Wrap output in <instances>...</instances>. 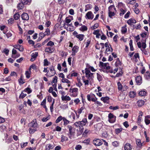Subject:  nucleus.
I'll return each mask as SVG.
<instances>
[{
	"label": "nucleus",
	"mask_w": 150,
	"mask_h": 150,
	"mask_svg": "<svg viewBox=\"0 0 150 150\" xmlns=\"http://www.w3.org/2000/svg\"><path fill=\"white\" fill-rule=\"evenodd\" d=\"M49 62L48 61L47 59H45L44 60V66H47L48 65Z\"/></svg>",
	"instance_id": "nucleus-62"
},
{
	"label": "nucleus",
	"mask_w": 150,
	"mask_h": 150,
	"mask_svg": "<svg viewBox=\"0 0 150 150\" xmlns=\"http://www.w3.org/2000/svg\"><path fill=\"white\" fill-rule=\"evenodd\" d=\"M135 81L138 85H140L142 83V78L140 76H138L135 77Z\"/></svg>",
	"instance_id": "nucleus-11"
},
{
	"label": "nucleus",
	"mask_w": 150,
	"mask_h": 150,
	"mask_svg": "<svg viewBox=\"0 0 150 150\" xmlns=\"http://www.w3.org/2000/svg\"><path fill=\"white\" fill-rule=\"evenodd\" d=\"M36 148L35 147H30L27 148L25 149V150H35Z\"/></svg>",
	"instance_id": "nucleus-63"
},
{
	"label": "nucleus",
	"mask_w": 150,
	"mask_h": 150,
	"mask_svg": "<svg viewBox=\"0 0 150 150\" xmlns=\"http://www.w3.org/2000/svg\"><path fill=\"white\" fill-rule=\"evenodd\" d=\"M54 50V48L52 47H48L45 49L46 51L49 53L52 52Z\"/></svg>",
	"instance_id": "nucleus-25"
},
{
	"label": "nucleus",
	"mask_w": 150,
	"mask_h": 150,
	"mask_svg": "<svg viewBox=\"0 0 150 150\" xmlns=\"http://www.w3.org/2000/svg\"><path fill=\"white\" fill-rule=\"evenodd\" d=\"M21 17L23 20L27 21L29 19V17L28 15L26 13H23L21 15Z\"/></svg>",
	"instance_id": "nucleus-13"
},
{
	"label": "nucleus",
	"mask_w": 150,
	"mask_h": 150,
	"mask_svg": "<svg viewBox=\"0 0 150 150\" xmlns=\"http://www.w3.org/2000/svg\"><path fill=\"white\" fill-rule=\"evenodd\" d=\"M133 41L132 40H131L129 41V45L130 46V48L131 51H134V49L132 45Z\"/></svg>",
	"instance_id": "nucleus-35"
},
{
	"label": "nucleus",
	"mask_w": 150,
	"mask_h": 150,
	"mask_svg": "<svg viewBox=\"0 0 150 150\" xmlns=\"http://www.w3.org/2000/svg\"><path fill=\"white\" fill-rule=\"evenodd\" d=\"M120 12L119 13V15L120 16H122L124 15L127 11V9L126 8H120Z\"/></svg>",
	"instance_id": "nucleus-19"
},
{
	"label": "nucleus",
	"mask_w": 150,
	"mask_h": 150,
	"mask_svg": "<svg viewBox=\"0 0 150 150\" xmlns=\"http://www.w3.org/2000/svg\"><path fill=\"white\" fill-rule=\"evenodd\" d=\"M115 13L114 12H108L109 16L110 18H112V17L114 16Z\"/></svg>",
	"instance_id": "nucleus-51"
},
{
	"label": "nucleus",
	"mask_w": 150,
	"mask_h": 150,
	"mask_svg": "<svg viewBox=\"0 0 150 150\" xmlns=\"http://www.w3.org/2000/svg\"><path fill=\"white\" fill-rule=\"evenodd\" d=\"M124 149L125 150H131L132 148L130 144L128 143H126L125 145Z\"/></svg>",
	"instance_id": "nucleus-21"
},
{
	"label": "nucleus",
	"mask_w": 150,
	"mask_h": 150,
	"mask_svg": "<svg viewBox=\"0 0 150 150\" xmlns=\"http://www.w3.org/2000/svg\"><path fill=\"white\" fill-rule=\"evenodd\" d=\"M50 31L49 28H47L46 29L45 32L44 33L45 35H48L50 34Z\"/></svg>",
	"instance_id": "nucleus-49"
},
{
	"label": "nucleus",
	"mask_w": 150,
	"mask_h": 150,
	"mask_svg": "<svg viewBox=\"0 0 150 150\" xmlns=\"http://www.w3.org/2000/svg\"><path fill=\"white\" fill-rule=\"evenodd\" d=\"M117 85L118 90L122 91L123 86L120 82L117 83Z\"/></svg>",
	"instance_id": "nucleus-31"
},
{
	"label": "nucleus",
	"mask_w": 150,
	"mask_h": 150,
	"mask_svg": "<svg viewBox=\"0 0 150 150\" xmlns=\"http://www.w3.org/2000/svg\"><path fill=\"white\" fill-rule=\"evenodd\" d=\"M109 109L111 110H115L117 109H118L119 108V107L118 106H110L109 108Z\"/></svg>",
	"instance_id": "nucleus-52"
},
{
	"label": "nucleus",
	"mask_w": 150,
	"mask_h": 150,
	"mask_svg": "<svg viewBox=\"0 0 150 150\" xmlns=\"http://www.w3.org/2000/svg\"><path fill=\"white\" fill-rule=\"evenodd\" d=\"M69 117L73 120H75V117L74 113L72 112H70L69 113Z\"/></svg>",
	"instance_id": "nucleus-32"
},
{
	"label": "nucleus",
	"mask_w": 150,
	"mask_h": 150,
	"mask_svg": "<svg viewBox=\"0 0 150 150\" xmlns=\"http://www.w3.org/2000/svg\"><path fill=\"white\" fill-rule=\"evenodd\" d=\"M104 68L107 70L110 69V67L109 66V64L108 63H104Z\"/></svg>",
	"instance_id": "nucleus-44"
},
{
	"label": "nucleus",
	"mask_w": 150,
	"mask_h": 150,
	"mask_svg": "<svg viewBox=\"0 0 150 150\" xmlns=\"http://www.w3.org/2000/svg\"><path fill=\"white\" fill-rule=\"evenodd\" d=\"M144 103L143 100H139L137 101V104L138 106L141 107L144 104Z\"/></svg>",
	"instance_id": "nucleus-23"
},
{
	"label": "nucleus",
	"mask_w": 150,
	"mask_h": 150,
	"mask_svg": "<svg viewBox=\"0 0 150 150\" xmlns=\"http://www.w3.org/2000/svg\"><path fill=\"white\" fill-rule=\"evenodd\" d=\"M130 14V12L129 11L124 16V18H128L129 17Z\"/></svg>",
	"instance_id": "nucleus-57"
},
{
	"label": "nucleus",
	"mask_w": 150,
	"mask_h": 150,
	"mask_svg": "<svg viewBox=\"0 0 150 150\" xmlns=\"http://www.w3.org/2000/svg\"><path fill=\"white\" fill-rule=\"evenodd\" d=\"M82 148L81 146L80 145H76L75 149L76 150H80Z\"/></svg>",
	"instance_id": "nucleus-59"
},
{
	"label": "nucleus",
	"mask_w": 150,
	"mask_h": 150,
	"mask_svg": "<svg viewBox=\"0 0 150 150\" xmlns=\"http://www.w3.org/2000/svg\"><path fill=\"white\" fill-rule=\"evenodd\" d=\"M65 23L64 21H61L60 24V28L62 30V28L63 27L64 29L66 28V26H65Z\"/></svg>",
	"instance_id": "nucleus-43"
},
{
	"label": "nucleus",
	"mask_w": 150,
	"mask_h": 150,
	"mask_svg": "<svg viewBox=\"0 0 150 150\" xmlns=\"http://www.w3.org/2000/svg\"><path fill=\"white\" fill-rule=\"evenodd\" d=\"M78 91V89L77 88H73L72 89H70L69 91L71 93H73L74 92H77Z\"/></svg>",
	"instance_id": "nucleus-47"
},
{
	"label": "nucleus",
	"mask_w": 150,
	"mask_h": 150,
	"mask_svg": "<svg viewBox=\"0 0 150 150\" xmlns=\"http://www.w3.org/2000/svg\"><path fill=\"white\" fill-rule=\"evenodd\" d=\"M109 45L110 46V47L109 46H108V47L107 48H106L105 50V52H112L113 51V49L111 47V45L110 44Z\"/></svg>",
	"instance_id": "nucleus-39"
},
{
	"label": "nucleus",
	"mask_w": 150,
	"mask_h": 150,
	"mask_svg": "<svg viewBox=\"0 0 150 150\" xmlns=\"http://www.w3.org/2000/svg\"><path fill=\"white\" fill-rule=\"evenodd\" d=\"M136 22V21L135 19L131 18L127 21V23L129 25H131L132 23H135Z\"/></svg>",
	"instance_id": "nucleus-18"
},
{
	"label": "nucleus",
	"mask_w": 150,
	"mask_h": 150,
	"mask_svg": "<svg viewBox=\"0 0 150 150\" xmlns=\"http://www.w3.org/2000/svg\"><path fill=\"white\" fill-rule=\"evenodd\" d=\"M89 130L87 129H86L83 133V134L82 135L83 137H86L87 136L88 132H89Z\"/></svg>",
	"instance_id": "nucleus-50"
},
{
	"label": "nucleus",
	"mask_w": 150,
	"mask_h": 150,
	"mask_svg": "<svg viewBox=\"0 0 150 150\" xmlns=\"http://www.w3.org/2000/svg\"><path fill=\"white\" fill-rule=\"evenodd\" d=\"M116 116L112 113H109L108 115V121L110 123H114L116 121Z\"/></svg>",
	"instance_id": "nucleus-4"
},
{
	"label": "nucleus",
	"mask_w": 150,
	"mask_h": 150,
	"mask_svg": "<svg viewBox=\"0 0 150 150\" xmlns=\"http://www.w3.org/2000/svg\"><path fill=\"white\" fill-rule=\"evenodd\" d=\"M85 108V107L84 106H83L80 108L78 109L77 111H74V112L76 115L77 118H79L80 114L82 113L83 110H84Z\"/></svg>",
	"instance_id": "nucleus-7"
},
{
	"label": "nucleus",
	"mask_w": 150,
	"mask_h": 150,
	"mask_svg": "<svg viewBox=\"0 0 150 150\" xmlns=\"http://www.w3.org/2000/svg\"><path fill=\"white\" fill-rule=\"evenodd\" d=\"M88 123L86 118L83 119L82 121H80L77 122L74 124V125L77 127L79 128V131L80 132H82L83 131V126L86 125V124Z\"/></svg>",
	"instance_id": "nucleus-1"
},
{
	"label": "nucleus",
	"mask_w": 150,
	"mask_h": 150,
	"mask_svg": "<svg viewBox=\"0 0 150 150\" xmlns=\"http://www.w3.org/2000/svg\"><path fill=\"white\" fill-rule=\"evenodd\" d=\"M38 53L37 52H35V53H33L31 55V57L35 59L38 56Z\"/></svg>",
	"instance_id": "nucleus-61"
},
{
	"label": "nucleus",
	"mask_w": 150,
	"mask_h": 150,
	"mask_svg": "<svg viewBox=\"0 0 150 150\" xmlns=\"http://www.w3.org/2000/svg\"><path fill=\"white\" fill-rule=\"evenodd\" d=\"M38 126L36 119H34L29 124V126L30 127L36 128Z\"/></svg>",
	"instance_id": "nucleus-9"
},
{
	"label": "nucleus",
	"mask_w": 150,
	"mask_h": 150,
	"mask_svg": "<svg viewBox=\"0 0 150 150\" xmlns=\"http://www.w3.org/2000/svg\"><path fill=\"white\" fill-rule=\"evenodd\" d=\"M73 19L72 16L69 15L68 16L66 17V23H69Z\"/></svg>",
	"instance_id": "nucleus-28"
},
{
	"label": "nucleus",
	"mask_w": 150,
	"mask_h": 150,
	"mask_svg": "<svg viewBox=\"0 0 150 150\" xmlns=\"http://www.w3.org/2000/svg\"><path fill=\"white\" fill-rule=\"evenodd\" d=\"M85 11H86L88 10L91 9L92 8V6L91 4H88L85 6Z\"/></svg>",
	"instance_id": "nucleus-37"
},
{
	"label": "nucleus",
	"mask_w": 150,
	"mask_h": 150,
	"mask_svg": "<svg viewBox=\"0 0 150 150\" xmlns=\"http://www.w3.org/2000/svg\"><path fill=\"white\" fill-rule=\"evenodd\" d=\"M91 42V40H90L88 39L87 41V42L85 43L86 48H87L88 47Z\"/></svg>",
	"instance_id": "nucleus-55"
},
{
	"label": "nucleus",
	"mask_w": 150,
	"mask_h": 150,
	"mask_svg": "<svg viewBox=\"0 0 150 150\" xmlns=\"http://www.w3.org/2000/svg\"><path fill=\"white\" fill-rule=\"evenodd\" d=\"M97 78L99 82L103 80L102 76L98 73H97Z\"/></svg>",
	"instance_id": "nucleus-42"
},
{
	"label": "nucleus",
	"mask_w": 150,
	"mask_h": 150,
	"mask_svg": "<svg viewBox=\"0 0 150 150\" xmlns=\"http://www.w3.org/2000/svg\"><path fill=\"white\" fill-rule=\"evenodd\" d=\"M117 6L120 9V8H126L125 4L121 2L118 3Z\"/></svg>",
	"instance_id": "nucleus-27"
},
{
	"label": "nucleus",
	"mask_w": 150,
	"mask_h": 150,
	"mask_svg": "<svg viewBox=\"0 0 150 150\" xmlns=\"http://www.w3.org/2000/svg\"><path fill=\"white\" fill-rule=\"evenodd\" d=\"M110 98L108 96L102 97L101 98L100 100L103 101L104 103H108Z\"/></svg>",
	"instance_id": "nucleus-16"
},
{
	"label": "nucleus",
	"mask_w": 150,
	"mask_h": 150,
	"mask_svg": "<svg viewBox=\"0 0 150 150\" xmlns=\"http://www.w3.org/2000/svg\"><path fill=\"white\" fill-rule=\"evenodd\" d=\"M87 27L85 25H82L81 27L79 28V30L80 31L83 32L87 31Z\"/></svg>",
	"instance_id": "nucleus-34"
},
{
	"label": "nucleus",
	"mask_w": 150,
	"mask_h": 150,
	"mask_svg": "<svg viewBox=\"0 0 150 150\" xmlns=\"http://www.w3.org/2000/svg\"><path fill=\"white\" fill-rule=\"evenodd\" d=\"M54 147V146L53 145L50 144H48L45 146V150H49L53 148Z\"/></svg>",
	"instance_id": "nucleus-20"
},
{
	"label": "nucleus",
	"mask_w": 150,
	"mask_h": 150,
	"mask_svg": "<svg viewBox=\"0 0 150 150\" xmlns=\"http://www.w3.org/2000/svg\"><path fill=\"white\" fill-rule=\"evenodd\" d=\"M116 8L113 5H110L108 7V12H116Z\"/></svg>",
	"instance_id": "nucleus-17"
},
{
	"label": "nucleus",
	"mask_w": 150,
	"mask_h": 150,
	"mask_svg": "<svg viewBox=\"0 0 150 150\" xmlns=\"http://www.w3.org/2000/svg\"><path fill=\"white\" fill-rule=\"evenodd\" d=\"M36 130V129L30 128L29 130V133L30 134H33Z\"/></svg>",
	"instance_id": "nucleus-56"
},
{
	"label": "nucleus",
	"mask_w": 150,
	"mask_h": 150,
	"mask_svg": "<svg viewBox=\"0 0 150 150\" xmlns=\"http://www.w3.org/2000/svg\"><path fill=\"white\" fill-rule=\"evenodd\" d=\"M123 130V129L122 128H120L116 129L115 130V133L116 134H118L121 132Z\"/></svg>",
	"instance_id": "nucleus-40"
},
{
	"label": "nucleus",
	"mask_w": 150,
	"mask_h": 150,
	"mask_svg": "<svg viewBox=\"0 0 150 150\" xmlns=\"http://www.w3.org/2000/svg\"><path fill=\"white\" fill-rule=\"evenodd\" d=\"M136 142L137 146V148H138L139 149L142 148V146H144L145 144L144 142H141L140 139H136Z\"/></svg>",
	"instance_id": "nucleus-5"
},
{
	"label": "nucleus",
	"mask_w": 150,
	"mask_h": 150,
	"mask_svg": "<svg viewBox=\"0 0 150 150\" xmlns=\"http://www.w3.org/2000/svg\"><path fill=\"white\" fill-rule=\"evenodd\" d=\"M94 94H88L87 96V97L88 100L89 101L91 100L93 102H95L97 100V99L96 97H93V95Z\"/></svg>",
	"instance_id": "nucleus-10"
},
{
	"label": "nucleus",
	"mask_w": 150,
	"mask_h": 150,
	"mask_svg": "<svg viewBox=\"0 0 150 150\" xmlns=\"http://www.w3.org/2000/svg\"><path fill=\"white\" fill-rule=\"evenodd\" d=\"M122 62L120 61V59L119 58H117L116 59V61L115 63V65L116 67H119L120 66H121L122 65Z\"/></svg>",
	"instance_id": "nucleus-24"
},
{
	"label": "nucleus",
	"mask_w": 150,
	"mask_h": 150,
	"mask_svg": "<svg viewBox=\"0 0 150 150\" xmlns=\"http://www.w3.org/2000/svg\"><path fill=\"white\" fill-rule=\"evenodd\" d=\"M90 141V139L89 138L88 139H86L84 140L83 142V143H84L86 144H89Z\"/></svg>",
	"instance_id": "nucleus-53"
},
{
	"label": "nucleus",
	"mask_w": 150,
	"mask_h": 150,
	"mask_svg": "<svg viewBox=\"0 0 150 150\" xmlns=\"http://www.w3.org/2000/svg\"><path fill=\"white\" fill-rule=\"evenodd\" d=\"M84 35L83 34H79L76 35V38H78L80 41H82L83 40Z\"/></svg>",
	"instance_id": "nucleus-30"
},
{
	"label": "nucleus",
	"mask_w": 150,
	"mask_h": 150,
	"mask_svg": "<svg viewBox=\"0 0 150 150\" xmlns=\"http://www.w3.org/2000/svg\"><path fill=\"white\" fill-rule=\"evenodd\" d=\"M126 25L122 27V28L121 31L122 34H125L127 32V28H126Z\"/></svg>",
	"instance_id": "nucleus-36"
},
{
	"label": "nucleus",
	"mask_w": 150,
	"mask_h": 150,
	"mask_svg": "<svg viewBox=\"0 0 150 150\" xmlns=\"http://www.w3.org/2000/svg\"><path fill=\"white\" fill-rule=\"evenodd\" d=\"M46 35L44 33H41L39 34L40 37L38 38L39 41L42 38L45 37Z\"/></svg>",
	"instance_id": "nucleus-41"
},
{
	"label": "nucleus",
	"mask_w": 150,
	"mask_h": 150,
	"mask_svg": "<svg viewBox=\"0 0 150 150\" xmlns=\"http://www.w3.org/2000/svg\"><path fill=\"white\" fill-rule=\"evenodd\" d=\"M31 0H21V2L24 4H30Z\"/></svg>",
	"instance_id": "nucleus-38"
},
{
	"label": "nucleus",
	"mask_w": 150,
	"mask_h": 150,
	"mask_svg": "<svg viewBox=\"0 0 150 150\" xmlns=\"http://www.w3.org/2000/svg\"><path fill=\"white\" fill-rule=\"evenodd\" d=\"M49 69L50 70V71L52 73V74L51 75V76H53L55 73V71L53 67H51Z\"/></svg>",
	"instance_id": "nucleus-45"
},
{
	"label": "nucleus",
	"mask_w": 150,
	"mask_h": 150,
	"mask_svg": "<svg viewBox=\"0 0 150 150\" xmlns=\"http://www.w3.org/2000/svg\"><path fill=\"white\" fill-rule=\"evenodd\" d=\"M147 91L145 89H143L139 92L138 94H147Z\"/></svg>",
	"instance_id": "nucleus-54"
},
{
	"label": "nucleus",
	"mask_w": 150,
	"mask_h": 150,
	"mask_svg": "<svg viewBox=\"0 0 150 150\" xmlns=\"http://www.w3.org/2000/svg\"><path fill=\"white\" fill-rule=\"evenodd\" d=\"M93 144L96 146H99L103 144L101 140L99 139H94L93 141Z\"/></svg>",
	"instance_id": "nucleus-6"
},
{
	"label": "nucleus",
	"mask_w": 150,
	"mask_h": 150,
	"mask_svg": "<svg viewBox=\"0 0 150 150\" xmlns=\"http://www.w3.org/2000/svg\"><path fill=\"white\" fill-rule=\"evenodd\" d=\"M123 124L126 128H127L129 126V125L128 124V122L127 121H125L124 122Z\"/></svg>",
	"instance_id": "nucleus-64"
},
{
	"label": "nucleus",
	"mask_w": 150,
	"mask_h": 150,
	"mask_svg": "<svg viewBox=\"0 0 150 150\" xmlns=\"http://www.w3.org/2000/svg\"><path fill=\"white\" fill-rule=\"evenodd\" d=\"M85 72L86 77H87L88 79H93L94 78L93 76V73H91L89 70L85 69Z\"/></svg>",
	"instance_id": "nucleus-3"
},
{
	"label": "nucleus",
	"mask_w": 150,
	"mask_h": 150,
	"mask_svg": "<svg viewBox=\"0 0 150 150\" xmlns=\"http://www.w3.org/2000/svg\"><path fill=\"white\" fill-rule=\"evenodd\" d=\"M112 145L115 147H117L118 146L119 144L117 141H114L112 142Z\"/></svg>",
	"instance_id": "nucleus-60"
},
{
	"label": "nucleus",
	"mask_w": 150,
	"mask_h": 150,
	"mask_svg": "<svg viewBox=\"0 0 150 150\" xmlns=\"http://www.w3.org/2000/svg\"><path fill=\"white\" fill-rule=\"evenodd\" d=\"M145 122L146 125H147L150 123V115H147L145 116Z\"/></svg>",
	"instance_id": "nucleus-15"
},
{
	"label": "nucleus",
	"mask_w": 150,
	"mask_h": 150,
	"mask_svg": "<svg viewBox=\"0 0 150 150\" xmlns=\"http://www.w3.org/2000/svg\"><path fill=\"white\" fill-rule=\"evenodd\" d=\"M54 104V101H53V102L52 103V104H51L50 106V110L51 112H52L54 110V108H53V105Z\"/></svg>",
	"instance_id": "nucleus-58"
},
{
	"label": "nucleus",
	"mask_w": 150,
	"mask_h": 150,
	"mask_svg": "<svg viewBox=\"0 0 150 150\" xmlns=\"http://www.w3.org/2000/svg\"><path fill=\"white\" fill-rule=\"evenodd\" d=\"M24 106V105H21L19 106L18 110H19V112H20L23 113H25V110L23 108Z\"/></svg>",
	"instance_id": "nucleus-26"
},
{
	"label": "nucleus",
	"mask_w": 150,
	"mask_h": 150,
	"mask_svg": "<svg viewBox=\"0 0 150 150\" xmlns=\"http://www.w3.org/2000/svg\"><path fill=\"white\" fill-rule=\"evenodd\" d=\"M62 119L64 121V124L65 125V124L66 123V118L65 117H62L61 116L59 117L56 119V123H58L60 122Z\"/></svg>",
	"instance_id": "nucleus-14"
},
{
	"label": "nucleus",
	"mask_w": 150,
	"mask_h": 150,
	"mask_svg": "<svg viewBox=\"0 0 150 150\" xmlns=\"http://www.w3.org/2000/svg\"><path fill=\"white\" fill-rule=\"evenodd\" d=\"M85 17L88 19L92 20L94 17V15L91 11L88 12L86 14Z\"/></svg>",
	"instance_id": "nucleus-8"
},
{
	"label": "nucleus",
	"mask_w": 150,
	"mask_h": 150,
	"mask_svg": "<svg viewBox=\"0 0 150 150\" xmlns=\"http://www.w3.org/2000/svg\"><path fill=\"white\" fill-rule=\"evenodd\" d=\"M24 4L21 2V3H19L17 6V8L19 10L22 9L24 7Z\"/></svg>",
	"instance_id": "nucleus-29"
},
{
	"label": "nucleus",
	"mask_w": 150,
	"mask_h": 150,
	"mask_svg": "<svg viewBox=\"0 0 150 150\" xmlns=\"http://www.w3.org/2000/svg\"><path fill=\"white\" fill-rule=\"evenodd\" d=\"M79 47L77 46H74L72 48V53L71 55L72 56H74L76 53L78 52L79 50Z\"/></svg>",
	"instance_id": "nucleus-12"
},
{
	"label": "nucleus",
	"mask_w": 150,
	"mask_h": 150,
	"mask_svg": "<svg viewBox=\"0 0 150 150\" xmlns=\"http://www.w3.org/2000/svg\"><path fill=\"white\" fill-rule=\"evenodd\" d=\"M20 17V15L18 13H15L13 16L15 20H17Z\"/></svg>",
	"instance_id": "nucleus-46"
},
{
	"label": "nucleus",
	"mask_w": 150,
	"mask_h": 150,
	"mask_svg": "<svg viewBox=\"0 0 150 150\" xmlns=\"http://www.w3.org/2000/svg\"><path fill=\"white\" fill-rule=\"evenodd\" d=\"M144 77L148 80H150V71H147L144 74Z\"/></svg>",
	"instance_id": "nucleus-22"
},
{
	"label": "nucleus",
	"mask_w": 150,
	"mask_h": 150,
	"mask_svg": "<svg viewBox=\"0 0 150 150\" xmlns=\"http://www.w3.org/2000/svg\"><path fill=\"white\" fill-rule=\"evenodd\" d=\"M32 90L31 89H30V88L28 87L25 89L24 91H23V92H26L28 93V94L31 93L32 92ZM21 94H23V91L22 92Z\"/></svg>",
	"instance_id": "nucleus-33"
},
{
	"label": "nucleus",
	"mask_w": 150,
	"mask_h": 150,
	"mask_svg": "<svg viewBox=\"0 0 150 150\" xmlns=\"http://www.w3.org/2000/svg\"><path fill=\"white\" fill-rule=\"evenodd\" d=\"M9 50L6 48L4 49L3 51H2V52L5 53L6 55H8V54Z\"/></svg>",
	"instance_id": "nucleus-48"
},
{
	"label": "nucleus",
	"mask_w": 150,
	"mask_h": 150,
	"mask_svg": "<svg viewBox=\"0 0 150 150\" xmlns=\"http://www.w3.org/2000/svg\"><path fill=\"white\" fill-rule=\"evenodd\" d=\"M67 127L69 130V132L67 133V135L69 138L71 139L72 138H73L74 136L76 129L75 128L69 125H68L67 126Z\"/></svg>",
	"instance_id": "nucleus-2"
}]
</instances>
